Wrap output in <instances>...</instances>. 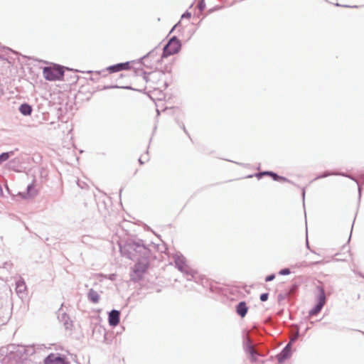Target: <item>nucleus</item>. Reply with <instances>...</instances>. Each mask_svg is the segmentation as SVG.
<instances>
[{
	"instance_id": "1",
	"label": "nucleus",
	"mask_w": 364,
	"mask_h": 364,
	"mask_svg": "<svg viewBox=\"0 0 364 364\" xmlns=\"http://www.w3.org/2000/svg\"><path fill=\"white\" fill-rule=\"evenodd\" d=\"M43 75L46 80L49 81L62 80L64 75V68L58 65L45 67Z\"/></svg>"
},
{
	"instance_id": "2",
	"label": "nucleus",
	"mask_w": 364,
	"mask_h": 364,
	"mask_svg": "<svg viewBox=\"0 0 364 364\" xmlns=\"http://www.w3.org/2000/svg\"><path fill=\"white\" fill-rule=\"evenodd\" d=\"M163 75L161 74L149 73L148 74L144 73L143 77L150 89L158 90L161 88V84L164 82L161 79Z\"/></svg>"
},
{
	"instance_id": "3",
	"label": "nucleus",
	"mask_w": 364,
	"mask_h": 364,
	"mask_svg": "<svg viewBox=\"0 0 364 364\" xmlns=\"http://www.w3.org/2000/svg\"><path fill=\"white\" fill-rule=\"evenodd\" d=\"M181 49V43L176 37H173L164 48L163 54L161 58H166L169 55L177 53Z\"/></svg>"
},
{
	"instance_id": "4",
	"label": "nucleus",
	"mask_w": 364,
	"mask_h": 364,
	"mask_svg": "<svg viewBox=\"0 0 364 364\" xmlns=\"http://www.w3.org/2000/svg\"><path fill=\"white\" fill-rule=\"evenodd\" d=\"M317 290H318V299H317L318 302H317L316 306L314 309H312L311 311H309V316H315L318 312H320L321 309L326 304V294H325V291H324L323 288L321 287H317Z\"/></svg>"
},
{
	"instance_id": "5",
	"label": "nucleus",
	"mask_w": 364,
	"mask_h": 364,
	"mask_svg": "<svg viewBox=\"0 0 364 364\" xmlns=\"http://www.w3.org/2000/svg\"><path fill=\"white\" fill-rule=\"evenodd\" d=\"M131 63L126 62L109 66L107 68V70L109 71V73H117L124 70H129L131 69Z\"/></svg>"
},
{
	"instance_id": "6",
	"label": "nucleus",
	"mask_w": 364,
	"mask_h": 364,
	"mask_svg": "<svg viewBox=\"0 0 364 364\" xmlns=\"http://www.w3.org/2000/svg\"><path fill=\"white\" fill-rule=\"evenodd\" d=\"M45 364H68L65 359L55 355L50 354L45 359Z\"/></svg>"
},
{
	"instance_id": "7",
	"label": "nucleus",
	"mask_w": 364,
	"mask_h": 364,
	"mask_svg": "<svg viewBox=\"0 0 364 364\" xmlns=\"http://www.w3.org/2000/svg\"><path fill=\"white\" fill-rule=\"evenodd\" d=\"M120 313L117 310H112L109 314V323L112 326H116L119 323Z\"/></svg>"
},
{
	"instance_id": "8",
	"label": "nucleus",
	"mask_w": 364,
	"mask_h": 364,
	"mask_svg": "<svg viewBox=\"0 0 364 364\" xmlns=\"http://www.w3.org/2000/svg\"><path fill=\"white\" fill-rule=\"evenodd\" d=\"M147 267L145 264H137L134 267V275L132 277L134 279H138L141 277V274L145 272Z\"/></svg>"
},
{
	"instance_id": "9",
	"label": "nucleus",
	"mask_w": 364,
	"mask_h": 364,
	"mask_svg": "<svg viewBox=\"0 0 364 364\" xmlns=\"http://www.w3.org/2000/svg\"><path fill=\"white\" fill-rule=\"evenodd\" d=\"M247 312V307L245 301H241L237 306V313L241 316L244 317Z\"/></svg>"
},
{
	"instance_id": "10",
	"label": "nucleus",
	"mask_w": 364,
	"mask_h": 364,
	"mask_svg": "<svg viewBox=\"0 0 364 364\" xmlns=\"http://www.w3.org/2000/svg\"><path fill=\"white\" fill-rule=\"evenodd\" d=\"M88 298H89V299H90L92 302H93V303H95V304L97 303V302L99 301V300H100V296H99V294H97V291H95V290H93V289H90V291H89V293H88Z\"/></svg>"
},
{
	"instance_id": "11",
	"label": "nucleus",
	"mask_w": 364,
	"mask_h": 364,
	"mask_svg": "<svg viewBox=\"0 0 364 364\" xmlns=\"http://www.w3.org/2000/svg\"><path fill=\"white\" fill-rule=\"evenodd\" d=\"M19 110L23 115H30L32 112V108L28 104H23L20 106Z\"/></svg>"
},
{
	"instance_id": "12",
	"label": "nucleus",
	"mask_w": 364,
	"mask_h": 364,
	"mask_svg": "<svg viewBox=\"0 0 364 364\" xmlns=\"http://www.w3.org/2000/svg\"><path fill=\"white\" fill-rule=\"evenodd\" d=\"M290 353V344H288L287 347L284 349V350L281 353L279 357V360L282 361V360L286 359L289 356Z\"/></svg>"
},
{
	"instance_id": "13",
	"label": "nucleus",
	"mask_w": 364,
	"mask_h": 364,
	"mask_svg": "<svg viewBox=\"0 0 364 364\" xmlns=\"http://www.w3.org/2000/svg\"><path fill=\"white\" fill-rule=\"evenodd\" d=\"M247 351L251 355L252 360H255V354H256V351L252 346H248L247 347Z\"/></svg>"
},
{
	"instance_id": "14",
	"label": "nucleus",
	"mask_w": 364,
	"mask_h": 364,
	"mask_svg": "<svg viewBox=\"0 0 364 364\" xmlns=\"http://www.w3.org/2000/svg\"><path fill=\"white\" fill-rule=\"evenodd\" d=\"M10 154L8 152L3 153L0 155V164L9 159Z\"/></svg>"
},
{
	"instance_id": "15",
	"label": "nucleus",
	"mask_w": 364,
	"mask_h": 364,
	"mask_svg": "<svg viewBox=\"0 0 364 364\" xmlns=\"http://www.w3.org/2000/svg\"><path fill=\"white\" fill-rule=\"evenodd\" d=\"M263 175H269L271 176H272L274 178V179H277L279 177L277 174L274 173H272V172H264V173H260L257 175V177L258 178H260Z\"/></svg>"
},
{
	"instance_id": "16",
	"label": "nucleus",
	"mask_w": 364,
	"mask_h": 364,
	"mask_svg": "<svg viewBox=\"0 0 364 364\" xmlns=\"http://www.w3.org/2000/svg\"><path fill=\"white\" fill-rule=\"evenodd\" d=\"M269 294L267 293H264L260 295V300L262 301H265L268 299Z\"/></svg>"
},
{
	"instance_id": "17",
	"label": "nucleus",
	"mask_w": 364,
	"mask_h": 364,
	"mask_svg": "<svg viewBox=\"0 0 364 364\" xmlns=\"http://www.w3.org/2000/svg\"><path fill=\"white\" fill-rule=\"evenodd\" d=\"M290 273V271L289 269H282L279 272L280 274H282V275H285V274H289Z\"/></svg>"
},
{
	"instance_id": "18",
	"label": "nucleus",
	"mask_w": 364,
	"mask_h": 364,
	"mask_svg": "<svg viewBox=\"0 0 364 364\" xmlns=\"http://www.w3.org/2000/svg\"><path fill=\"white\" fill-rule=\"evenodd\" d=\"M274 279V275L272 274V275L267 276L265 279V281L270 282V281L273 280Z\"/></svg>"
},
{
	"instance_id": "19",
	"label": "nucleus",
	"mask_w": 364,
	"mask_h": 364,
	"mask_svg": "<svg viewBox=\"0 0 364 364\" xmlns=\"http://www.w3.org/2000/svg\"><path fill=\"white\" fill-rule=\"evenodd\" d=\"M154 56V51L150 52L148 55L146 56V59L151 58Z\"/></svg>"
},
{
	"instance_id": "20",
	"label": "nucleus",
	"mask_w": 364,
	"mask_h": 364,
	"mask_svg": "<svg viewBox=\"0 0 364 364\" xmlns=\"http://www.w3.org/2000/svg\"><path fill=\"white\" fill-rule=\"evenodd\" d=\"M32 188L31 186H28V189L30 190Z\"/></svg>"
}]
</instances>
